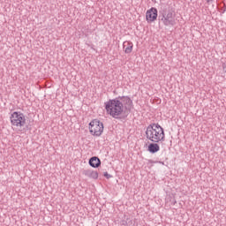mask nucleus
I'll return each mask as SVG.
<instances>
[{"instance_id": "20e7f679", "label": "nucleus", "mask_w": 226, "mask_h": 226, "mask_svg": "<svg viewBox=\"0 0 226 226\" xmlns=\"http://www.w3.org/2000/svg\"><path fill=\"white\" fill-rule=\"evenodd\" d=\"M10 119L12 126H16L17 128H22V126L26 125V116L19 111H14L11 115Z\"/></svg>"}, {"instance_id": "f8f14e48", "label": "nucleus", "mask_w": 226, "mask_h": 226, "mask_svg": "<svg viewBox=\"0 0 226 226\" xmlns=\"http://www.w3.org/2000/svg\"><path fill=\"white\" fill-rule=\"evenodd\" d=\"M120 224L124 225V226H126V225H128V221L123 220V221L120 222Z\"/></svg>"}, {"instance_id": "0eeeda50", "label": "nucleus", "mask_w": 226, "mask_h": 226, "mask_svg": "<svg viewBox=\"0 0 226 226\" xmlns=\"http://www.w3.org/2000/svg\"><path fill=\"white\" fill-rule=\"evenodd\" d=\"M123 49L125 54H132L133 50V42L128 41H124Z\"/></svg>"}, {"instance_id": "f257e3e1", "label": "nucleus", "mask_w": 226, "mask_h": 226, "mask_svg": "<svg viewBox=\"0 0 226 226\" xmlns=\"http://www.w3.org/2000/svg\"><path fill=\"white\" fill-rule=\"evenodd\" d=\"M132 99L128 96H118L110 99L104 103L106 112L114 119H124L126 117V110H132Z\"/></svg>"}, {"instance_id": "7ed1b4c3", "label": "nucleus", "mask_w": 226, "mask_h": 226, "mask_svg": "<svg viewBox=\"0 0 226 226\" xmlns=\"http://www.w3.org/2000/svg\"><path fill=\"white\" fill-rule=\"evenodd\" d=\"M158 19L166 27L174 26H176V11L170 8L163 9L159 11Z\"/></svg>"}, {"instance_id": "1a4fd4ad", "label": "nucleus", "mask_w": 226, "mask_h": 226, "mask_svg": "<svg viewBox=\"0 0 226 226\" xmlns=\"http://www.w3.org/2000/svg\"><path fill=\"white\" fill-rule=\"evenodd\" d=\"M83 175L87 176V177H91L92 179H98V172L93 171L91 170H84Z\"/></svg>"}, {"instance_id": "423d86ee", "label": "nucleus", "mask_w": 226, "mask_h": 226, "mask_svg": "<svg viewBox=\"0 0 226 226\" xmlns=\"http://www.w3.org/2000/svg\"><path fill=\"white\" fill-rule=\"evenodd\" d=\"M147 22H154L158 19V10L152 7L147 11Z\"/></svg>"}, {"instance_id": "39448f33", "label": "nucleus", "mask_w": 226, "mask_h": 226, "mask_svg": "<svg viewBox=\"0 0 226 226\" xmlns=\"http://www.w3.org/2000/svg\"><path fill=\"white\" fill-rule=\"evenodd\" d=\"M89 130L92 135L100 137L103 133V123L100 120L94 119L89 124Z\"/></svg>"}, {"instance_id": "6e6552de", "label": "nucleus", "mask_w": 226, "mask_h": 226, "mask_svg": "<svg viewBox=\"0 0 226 226\" xmlns=\"http://www.w3.org/2000/svg\"><path fill=\"white\" fill-rule=\"evenodd\" d=\"M88 163H89L90 167H93L94 169H98V167H100V165H102V161H100V158L94 156V157L90 158Z\"/></svg>"}, {"instance_id": "9d476101", "label": "nucleus", "mask_w": 226, "mask_h": 226, "mask_svg": "<svg viewBox=\"0 0 226 226\" xmlns=\"http://www.w3.org/2000/svg\"><path fill=\"white\" fill-rule=\"evenodd\" d=\"M148 151L153 154H154V153H158V151H160V145H158L156 142L150 143L148 145Z\"/></svg>"}, {"instance_id": "f03ea898", "label": "nucleus", "mask_w": 226, "mask_h": 226, "mask_svg": "<svg viewBox=\"0 0 226 226\" xmlns=\"http://www.w3.org/2000/svg\"><path fill=\"white\" fill-rule=\"evenodd\" d=\"M146 137L151 142H164L165 141V132L163 127H161L158 124H152L147 127Z\"/></svg>"}, {"instance_id": "4468645a", "label": "nucleus", "mask_w": 226, "mask_h": 226, "mask_svg": "<svg viewBox=\"0 0 226 226\" xmlns=\"http://www.w3.org/2000/svg\"><path fill=\"white\" fill-rule=\"evenodd\" d=\"M225 11H226V9L223 10L222 13H225Z\"/></svg>"}, {"instance_id": "ddd939ff", "label": "nucleus", "mask_w": 226, "mask_h": 226, "mask_svg": "<svg viewBox=\"0 0 226 226\" xmlns=\"http://www.w3.org/2000/svg\"><path fill=\"white\" fill-rule=\"evenodd\" d=\"M223 71L226 72V65L223 66Z\"/></svg>"}, {"instance_id": "9b49d317", "label": "nucleus", "mask_w": 226, "mask_h": 226, "mask_svg": "<svg viewBox=\"0 0 226 226\" xmlns=\"http://www.w3.org/2000/svg\"><path fill=\"white\" fill-rule=\"evenodd\" d=\"M103 176L106 179H110V177H112V176L107 172H104Z\"/></svg>"}]
</instances>
